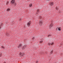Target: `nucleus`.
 I'll return each mask as SVG.
<instances>
[{"mask_svg": "<svg viewBox=\"0 0 63 63\" xmlns=\"http://www.w3.org/2000/svg\"><path fill=\"white\" fill-rule=\"evenodd\" d=\"M54 24L52 22L50 25L49 26V29H50L51 30H52V28H51L53 26V25Z\"/></svg>", "mask_w": 63, "mask_h": 63, "instance_id": "nucleus-1", "label": "nucleus"}, {"mask_svg": "<svg viewBox=\"0 0 63 63\" xmlns=\"http://www.w3.org/2000/svg\"><path fill=\"white\" fill-rule=\"evenodd\" d=\"M19 55H20L21 56H23L25 55V54L23 53V52H20L19 54Z\"/></svg>", "mask_w": 63, "mask_h": 63, "instance_id": "nucleus-2", "label": "nucleus"}, {"mask_svg": "<svg viewBox=\"0 0 63 63\" xmlns=\"http://www.w3.org/2000/svg\"><path fill=\"white\" fill-rule=\"evenodd\" d=\"M11 3L12 4H14L15 3V0H12L11 1Z\"/></svg>", "mask_w": 63, "mask_h": 63, "instance_id": "nucleus-3", "label": "nucleus"}, {"mask_svg": "<svg viewBox=\"0 0 63 63\" xmlns=\"http://www.w3.org/2000/svg\"><path fill=\"white\" fill-rule=\"evenodd\" d=\"M31 22H28V23L27 24V25L29 27L31 25Z\"/></svg>", "mask_w": 63, "mask_h": 63, "instance_id": "nucleus-4", "label": "nucleus"}, {"mask_svg": "<svg viewBox=\"0 0 63 63\" xmlns=\"http://www.w3.org/2000/svg\"><path fill=\"white\" fill-rule=\"evenodd\" d=\"M21 46H22V44L21 43H19V46L18 47V48H20L21 47Z\"/></svg>", "mask_w": 63, "mask_h": 63, "instance_id": "nucleus-5", "label": "nucleus"}, {"mask_svg": "<svg viewBox=\"0 0 63 63\" xmlns=\"http://www.w3.org/2000/svg\"><path fill=\"white\" fill-rule=\"evenodd\" d=\"M42 22H43V20L42 19H40L39 20V23L40 25L42 24Z\"/></svg>", "mask_w": 63, "mask_h": 63, "instance_id": "nucleus-6", "label": "nucleus"}, {"mask_svg": "<svg viewBox=\"0 0 63 63\" xmlns=\"http://www.w3.org/2000/svg\"><path fill=\"white\" fill-rule=\"evenodd\" d=\"M26 48V46H24L22 47V49L23 50H24Z\"/></svg>", "mask_w": 63, "mask_h": 63, "instance_id": "nucleus-7", "label": "nucleus"}, {"mask_svg": "<svg viewBox=\"0 0 63 63\" xmlns=\"http://www.w3.org/2000/svg\"><path fill=\"white\" fill-rule=\"evenodd\" d=\"M57 29H58V30H59V31H60L61 30V28L60 27H57L56 28Z\"/></svg>", "mask_w": 63, "mask_h": 63, "instance_id": "nucleus-8", "label": "nucleus"}, {"mask_svg": "<svg viewBox=\"0 0 63 63\" xmlns=\"http://www.w3.org/2000/svg\"><path fill=\"white\" fill-rule=\"evenodd\" d=\"M53 51L52 50H51L50 51V54H52V53H53Z\"/></svg>", "mask_w": 63, "mask_h": 63, "instance_id": "nucleus-9", "label": "nucleus"}, {"mask_svg": "<svg viewBox=\"0 0 63 63\" xmlns=\"http://www.w3.org/2000/svg\"><path fill=\"white\" fill-rule=\"evenodd\" d=\"M6 11H11V9L10 8H8L7 9V10Z\"/></svg>", "mask_w": 63, "mask_h": 63, "instance_id": "nucleus-10", "label": "nucleus"}, {"mask_svg": "<svg viewBox=\"0 0 63 63\" xmlns=\"http://www.w3.org/2000/svg\"><path fill=\"white\" fill-rule=\"evenodd\" d=\"M48 46H50L51 45V43H48Z\"/></svg>", "mask_w": 63, "mask_h": 63, "instance_id": "nucleus-11", "label": "nucleus"}, {"mask_svg": "<svg viewBox=\"0 0 63 63\" xmlns=\"http://www.w3.org/2000/svg\"><path fill=\"white\" fill-rule=\"evenodd\" d=\"M43 40H41L40 42H39V43H43Z\"/></svg>", "mask_w": 63, "mask_h": 63, "instance_id": "nucleus-12", "label": "nucleus"}, {"mask_svg": "<svg viewBox=\"0 0 63 63\" xmlns=\"http://www.w3.org/2000/svg\"><path fill=\"white\" fill-rule=\"evenodd\" d=\"M32 4H30L29 5V6L30 7H32Z\"/></svg>", "mask_w": 63, "mask_h": 63, "instance_id": "nucleus-13", "label": "nucleus"}, {"mask_svg": "<svg viewBox=\"0 0 63 63\" xmlns=\"http://www.w3.org/2000/svg\"><path fill=\"white\" fill-rule=\"evenodd\" d=\"M9 1H8L6 3V5H8V4H9Z\"/></svg>", "mask_w": 63, "mask_h": 63, "instance_id": "nucleus-14", "label": "nucleus"}, {"mask_svg": "<svg viewBox=\"0 0 63 63\" xmlns=\"http://www.w3.org/2000/svg\"><path fill=\"white\" fill-rule=\"evenodd\" d=\"M56 10H58L59 9H58V8L57 7H56Z\"/></svg>", "mask_w": 63, "mask_h": 63, "instance_id": "nucleus-15", "label": "nucleus"}, {"mask_svg": "<svg viewBox=\"0 0 63 63\" xmlns=\"http://www.w3.org/2000/svg\"><path fill=\"white\" fill-rule=\"evenodd\" d=\"M37 13H39V10L38 9V10H37Z\"/></svg>", "mask_w": 63, "mask_h": 63, "instance_id": "nucleus-16", "label": "nucleus"}, {"mask_svg": "<svg viewBox=\"0 0 63 63\" xmlns=\"http://www.w3.org/2000/svg\"><path fill=\"white\" fill-rule=\"evenodd\" d=\"M17 4H16V3H15L14 4V6H16V5Z\"/></svg>", "mask_w": 63, "mask_h": 63, "instance_id": "nucleus-17", "label": "nucleus"}, {"mask_svg": "<svg viewBox=\"0 0 63 63\" xmlns=\"http://www.w3.org/2000/svg\"><path fill=\"white\" fill-rule=\"evenodd\" d=\"M50 4H51L52 5L53 4V2H52L50 3Z\"/></svg>", "mask_w": 63, "mask_h": 63, "instance_id": "nucleus-18", "label": "nucleus"}, {"mask_svg": "<svg viewBox=\"0 0 63 63\" xmlns=\"http://www.w3.org/2000/svg\"><path fill=\"white\" fill-rule=\"evenodd\" d=\"M1 47H2V48H3V49H5V47H4L3 46H1Z\"/></svg>", "mask_w": 63, "mask_h": 63, "instance_id": "nucleus-19", "label": "nucleus"}, {"mask_svg": "<svg viewBox=\"0 0 63 63\" xmlns=\"http://www.w3.org/2000/svg\"><path fill=\"white\" fill-rule=\"evenodd\" d=\"M54 44V43L53 42H52L51 44V45H53Z\"/></svg>", "mask_w": 63, "mask_h": 63, "instance_id": "nucleus-20", "label": "nucleus"}, {"mask_svg": "<svg viewBox=\"0 0 63 63\" xmlns=\"http://www.w3.org/2000/svg\"><path fill=\"white\" fill-rule=\"evenodd\" d=\"M2 56V54L1 53H0V57H1Z\"/></svg>", "mask_w": 63, "mask_h": 63, "instance_id": "nucleus-21", "label": "nucleus"}, {"mask_svg": "<svg viewBox=\"0 0 63 63\" xmlns=\"http://www.w3.org/2000/svg\"><path fill=\"white\" fill-rule=\"evenodd\" d=\"M42 16H40L39 17V19H40V18H42Z\"/></svg>", "mask_w": 63, "mask_h": 63, "instance_id": "nucleus-22", "label": "nucleus"}, {"mask_svg": "<svg viewBox=\"0 0 63 63\" xmlns=\"http://www.w3.org/2000/svg\"><path fill=\"white\" fill-rule=\"evenodd\" d=\"M35 37H33V38H32V40H34V39H35Z\"/></svg>", "mask_w": 63, "mask_h": 63, "instance_id": "nucleus-23", "label": "nucleus"}, {"mask_svg": "<svg viewBox=\"0 0 63 63\" xmlns=\"http://www.w3.org/2000/svg\"><path fill=\"white\" fill-rule=\"evenodd\" d=\"M19 20L20 21H21V20H22L20 18L19 19Z\"/></svg>", "mask_w": 63, "mask_h": 63, "instance_id": "nucleus-24", "label": "nucleus"}, {"mask_svg": "<svg viewBox=\"0 0 63 63\" xmlns=\"http://www.w3.org/2000/svg\"><path fill=\"white\" fill-rule=\"evenodd\" d=\"M38 61H36V63H38Z\"/></svg>", "mask_w": 63, "mask_h": 63, "instance_id": "nucleus-25", "label": "nucleus"}, {"mask_svg": "<svg viewBox=\"0 0 63 63\" xmlns=\"http://www.w3.org/2000/svg\"><path fill=\"white\" fill-rule=\"evenodd\" d=\"M3 25V24L2 23L0 25H1L2 26V25Z\"/></svg>", "mask_w": 63, "mask_h": 63, "instance_id": "nucleus-26", "label": "nucleus"}, {"mask_svg": "<svg viewBox=\"0 0 63 63\" xmlns=\"http://www.w3.org/2000/svg\"><path fill=\"white\" fill-rule=\"evenodd\" d=\"M38 13H37H37H36V14L37 15V14H38Z\"/></svg>", "mask_w": 63, "mask_h": 63, "instance_id": "nucleus-27", "label": "nucleus"}, {"mask_svg": "<svg viewBox=\"0 0 63 63\" xmlns=\"http://www.w3.org/2000/svg\"><path fill=\"white\" fill-rule=\"evenodd\" d=\"M2 26L1 25H0V27H2Z\"/></svg>", "mask_w": 63, "mask_h": 63, "instance_id": "nucleus-28", "label": "nucleus"}, {"mask_svg": "<svg viewBox=\"0 0 63 63\" xmlns=\"http://www.w3.org/2000/svg\"><path fill=\"white\" fill-rule=\"evenodd\" d=\"M51 0H47V1H50Z\"/></svg>", "mask_w": 63, "mask_h": 63, "instance_id": "nucleus-29", "label": "nucleus"}, {"mask_svg": "<svg viewBox=\"0 0 63 63\" xmlns=\"http://www.w3.org/2000/svg\"><path fill=\"white\" fill-rule=\"evenodd\" d=\"M51 36V35H49V36Z\"/></svg>", "mask_w": 63, "mask_h": 63, "instance_id": "nucleus-30", "label": "nucleus"}, {"mask_svg": "<svg viewBox=\"0 0 63 63\" xmlns=\"http://www.w3.org/2000/svg\"><path fill=\"white\" fill-rule=\"evenodd\" d=\"M1 28H2L0 27V29H1Z\"/></svg>", "mask_w": 63, "mask_h": 63, "instance_id": "nucleus-31", "label": "nucleus"}, {"mask_svg": "<svg viewBox=\"0 0 63 63\" xmlns=\"http://www.w3.org/2000/svg\"><path fill=\"white\" fill-rule=\"evenodd\" d=\"M3 63H6V62H4Z\"/></svg>", "mask_w": 63, "mask_h": 63, "instance_id": "nucleus-32", "label": "nucleus"}, {"mask_svg": "<svg viewBox=\"0 0 63 63\" xmlns=\"http://www.w3.org/2000/svg\"><path fill=\"white\" fill-rule=\"evenodd\" d=\"M24 26V27L25 28V26Z\"/></svg>", "mask_w": 63, "mask_h": 63, "instance_id": "nucleus-33", "label": "nucleus"}, {"mask_svg": "<svg viewBox=\"0 0 63 63\" xmlns=\"http://www.w3.org/2000/svg\"><path fill=\"white\" fill-rule=\"evenodd\" d=\"M27 0V1H28V0Z\"/></svg>", "mask_w": 63, "mask_h": 63, "instance_id": "nucleus-34", "label": "nucleus"}]
</instances>
